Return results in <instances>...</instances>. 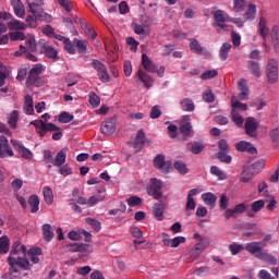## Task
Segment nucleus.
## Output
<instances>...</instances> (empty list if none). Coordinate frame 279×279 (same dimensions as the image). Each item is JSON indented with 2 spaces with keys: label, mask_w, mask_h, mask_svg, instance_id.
Listing matches in <instances>:
<instances>
[{
  "label": "nucleus",
  "mask_w": 279,
  "mask_h": 279,
  "mask_svg": "<svg viewBox=\"0 0 279 279\" xmlns=\"http://www.w3.org/2000/svg\"><path fill=\"white\" fill-rule=\"evenodd\" d=\"M229 250L233 256H236V254H239V252H243L245 247L243 246V244L233 243L229 245Z\"/></svg>",
  "instance_id": "nucleus-60"
},
{
  "label": "nucleus",
  "mask_w": 279,
  "mask_h": 279,
  "mask_svg": "<svg viewBox=\"0 0 279 279\" xmlns=\"http://www.w3.org/2000/svg\"><path fill=\"white\" fill-rule=\"evenodd\" d=\"M8 28L24 32V29H27V24L19 20H12L8 23Z\"/></svg>",
  "instance_id": "nucleus-38"
},
{
  "label": "nucleus",
  "mask_w": 279,
  "mask_h": 279,
  "mask_svg": "<svg viewBox=\"0 0 279 279\" xmlns=\"http://www.w3.org/2000/svg\"><path fill=\"white\" fill-rule=\"evenodd\" d=\"M100 132L106 136H112L117 132V124H114L112 119H108L101 123Z\"/></svg>",
  "instance_id": "nucleus-18"
},
{
  "label": "nucleus",
  "mask_w": 279,
  "mask_h": 279,
  "mask_svg": "<svg viewBox=\"0 0 279 279\" xmlns=\"http://www.w3.org/2000/svg\"><path fill=\"white\" fill-rule=\"evenodd\" d=\"M10 252V238L8 235L0 236V254Z\"/></svg>",
  "instance_id": "nucleus-39"
},
{
  "label": "nucleus",
  "mask_w": 279,
  "mask_h": 279,
  "mask_svg": "<svg viewBox=\"0 0 279 279\" xmlns=\"http://www.w3.org/2000/svg\"><path fill=\"white\" fill-rule=\"evenodd\" d=\"M137 77L143 82L146 88H151L154 86V78L149 74L143 72V70L137 71Z\"/></svg>",
  "instance_id": "nucleus-28"
},
{
  "label": "nucleus",
  "mask_w": 279,
  "mask_h": 279,
  "mask_svg": "<svg viewBox=\"0 0 279 279\" xmlns=\"http://www.w3.org/2000/svg\"><path fill=\"white\" fill-rule=\"evenodd\" d=\"M12 13L0 11V45H8L10 39L13 41L25 40V33L23 32H13L9 35H2L8 32V26L5 25V23H3V21H12Z\"/></svg>",
  "instance_id": "nucleus-2"
},
{
  "label": "nucleus",
  "mask_w": 279,
  "mask_h": 279,
  "mask_svg": "<svg viewBox=\"0 0 279 279\" xmlns=\"http://www.w3.org/2000/svg\"><path fill=\"white\" fill-rule=\"evenodd\" d=\"M43 234L45 241H51L53 239V229L49 225L43 226Z\"/></svg>",
  "instance_id": "nucleus-51"
},
{
  "label": "nucleus",
  "mask_w": 279,
  "mask_h": 279,
  "mask_svg": "<svg viewBox=\"0 0 279 279\" xmlns=\"http://www.w3.org/2000/svg\"><path fill=\"white\" fill-rule=\"evenodd\" d=\"M133 29L138 36H147L149 34V27L143 24H133Z\"/></svg>",
  "instance_id": "nucleus-48"
},
{
  "label": "nucleus",
  "mask_w": 279,
  "mask_h": 279,
  "mask_svg": "<svg viewBox=\"0 0 279 279\" xmlns=\"http://www.w3.org/2000/svg\"><path fill=\"white\" fill-rule=\"evenodd\" d=\"M247 110V104H243L236 98V96L231 97V112H245Z\"/></svg>",
  "instance_id": "nucleus-24"
},
{
  "label": "nucleus",
  "mask_w": 279,
  "mask_h": 279,
  "mask_svg": "<svg viewBox=\"0 0 279 279\" xmlns=\"http://www.w3.org/2000/svg\"><path fill=\"white\" fill-rule=\"evenodd\" d=\"M92 66L95 69V71H97L99 80L105 83L110 82V74H108V69H106V65L101 61L94 59Z\"/></svg>",
  "instance_id": "nucleus-6"
},
{
  "label": "nucleus",
  "mask_w": 279,
  "mask_h": 279,
  "mask_svg": "<svg viewBox=\"0 0 279 279\" xmlns=\"http://www.w3.org/2000/svg\"><path fill=\"white\" fill-rule=\"evenodd\" d=\"M39 45L41 46V53L46 54L47 58H52L53 60L58 58V51L49 44L41 41Z\"/></svg>",
  "instance_id": "nucleus-27"
},
{
  "label": "nucleus",
  "mask_w": 279,
  "mask_h": 279,
  "mask_svg": "<svg viewBox=\"0 0 279 279\" xmlns=\"http://www.w3.org/2000/svg\"><path fill=\"white\" fill-rule=\"evenodd\" d=\"M190 51H192V53H196L197 56H202L204 53V48L199 41H197V39L192 38L190 39Z\"/></svg>",
  "instance_id": "nucleus-34"
},
{
  "label": "nucleus",
  "mask_w": 279,
  "mask_h": 279,
  "mask_svg": "<svg viewBox=\"0 0 279 279\" xmlns=\"http://www.w3.org/2000/svg\"><path fill=\"white\" fill-rule=\"evenodd\" d=\"M89 104L93 108H99V104H101V99L95 93L89 94Z\"/></svg>",
  "instance_id": "nucleus-59"
},
{
  "label": "nucleus",
  "mask_w": 279,
  "mask_h": 279,
  "mask_svg": "<svg viewBox=\"0 0 279 279\" xmlns=\"http://www.w3.org/2000/svg\"><path fill=\"white\" fill-rule=\"evenodd\" d=\"M24 46H20V51H15L14 56H22V53H26V51H36V37L34 35H28L25 40Z\"/></svg>",
  "instance_id": "nucleus-13"
},
{
  "label": "nucleus",
  "mask_w": 279,
  "mask_h": 279,
  "mask_svg": "<svg viewBox=\"0 0 279 279\" xmlns=\"http://www.w3.org/2000/svg\"><path fill=\"white\" fill-rule=\"evenodd\" d=\"M210 173H211V175H216V178L218 180H227L228 179V175L226 174V172H223V170L219 169V167H217V166H211Z\"/></svg>",
  "instance_id": "nucleus-47"
},
{
  "label": "nucleus",
  "mask_w": 279,
  "mask_h": 279,
  "mask_svg": "<svg viewBox=\"0 0 279 279\" xmlns=\"http://www.w3.org/2000/svg\"><path fill=\"white\" fill-rule=\"evenodd\" d=\"M74 23L78 24L82 28V31L84 32L85 35L88 36V38H92L93 40H95V38H97V33L94 32V29L88 26V24L86 22H84V20L76 17L74 20Z\"/></svg>",
  "instance_id": "nucleus-20"
},
{
  "label": "nucleus",
  "mask_w": 279,
  "mask_h": 279,
  "mask_svg": "<svg viewBox=\"0 0 279 279\" xmlns=\"http://www.w3.org/2000/svg\"><path fill=\"white\" fill-rule=\"evenodd\" d=\"M231 49H232V44L230 43H223L221 45L218 56L222 62H225V60H228Z\"/></svg>",
  "instance_id": "nucleus-31"
},
{
  "label": "nucleus",
  "mask_w": 279,
  "mask_h": 279,
  "mask_svg": "<svg viewBox=\"0 0 279 279\" xmlns=\"http://www.w3.org/2000/svg\"><path fill=\"white\" fill-rule=\"evenodd\" d=\"M203 149H206V146H204V143L202 142H196L193 144L192 148H191V151L192 154H202V150Z\"/></svg>",
  "instance_id": "nucleus-62"
},
{
  "label": "nucleus",
  "mask_w": 279,
  "mask_h": 279,
  "mask_svg": "<svg viewBox=\"0 0 279 279\" xmlns=\"http://www.w3.org/2000/svg\"><path fill=\"white\" fill-rule=\"evenodd\" d=\"M11 143H12L14 149H16V151H19L20 156H22V158H25L26 160H32L34 158V154L32 153V150H29L28 148H25L23 146V143L16 141V140H11Z\"/></svg>",
  "instance_id": "nucleus-12"
},
{
  "label": "nucleus",
  "mask_w": 279,
  "mask_h": 279,
  "mask_svg": "<svg viewBox=\"0 0 279 279\" xmlns=\"http://www.w3.org/2000/svg\"><path fill=\"white\" fill-rule=\"evenodd\" d=\"M85 222L90 226V228H93V230H95V232H99V230H101V222H99V220L94 219V218H86Z\"/></svg>",
  "instance_id": "nucleus-52"
},
{
  "label": "nucleus",
  "mask_w": 279,
  "mask_h": 279,
  "mask_svg": "<svg viewBox=\"0 0 279 279\" xmlns=\"http://www.w3.org/2000/svg\"><path fill=\"white\" fill-rule=\"evenodd\" d=\"M267 77L269 84H276V82H278V61L275 59L268 61Z\"/></svg>",
  "instance_id": "nucleus-7"
},
{
  "label": "nucleus",
  "mask_w": 279,
  "mask_h": 279,
  "mask_svg": "<svg viewBox=\"0 0 279 279\" xmlns=\"http://www.w3.org/2000/svg\"><path fill=\"white\" fill-rule=\"evenodd\" d=\"M68 153L69 147H63L61 150H59L54 157V160L52 161V165H54V167H62L64 162H66Z\"/></svg>",
  "instance_id": "nucleus-23"
},
{
  "label": "nucleus",
  "mask_w": 279,
  "mask_h": 279,
  "mask_svg": "<svg viewBox=\"0 0 279 279\" xmlns=\"http://www.w3.org/2000/svg\"><path fill=\"white\" fill-rule=\"evenodd\" d=\"M218 159L220 160V162H225L226 165H230V162H232V156L223 151L218 153Z\"/></svg>",
  "instance_id": "nucleus-61"
},
{
  "label": "nucleus",
  "mask_w": 279,
  "mask_h": 279,
  "mask_svg": "<svg viewBox=\"0 0 279 279\" xmlns=\"http://www.w3.org/2000/svg\"><path fill=\"white\" fill-rule=\"evenodd\" d=\"M259 260H264V263H267V265H278V258L276 256L267 253V251H264L263 254L259 255Z\"/></svg>",
  "instance_id": "nucleus-35"
},
{
  "label": "nucleus",
  "mask_w": 279,
  "mask_h": 279,
  "mask_svg": "<svg viewBox=\"0 0 279 279\" xmlns=\"http://www.w3.org/2000/svg\"><path fill=\"white\" fill-rule=\"evenodd\" d=\"M132 145L135 151H141V149H143V145H145V132H143V130L137 132L134 142H132Z\"/></svg>",
  "instance_id": "nucleus-26"
},
{
  "label": "nucleus",
  "mask_w": 279,
  "mask_h": 279,
  "mask_svg": "<svg viewBox=\"0 0 279 279\" xmlns=\"http://www.w3.org/2000/svg\"><path fill=\"white\" fill-rule=\"evenodd\" d=\"M41 255L43 250L40 247H33L27 252V246L21 242H15L12 245L11 253L8 257L11 274H19V269L29 271L33 265H38V263H40Z\"/></svg>",
  "instance_id": "nucleus-1"
},
{
  "label": "nucleus",
  "mask_w": 279,
  "mask_h": 279,
  "mask_svg": "<svg viewBox=\"0 0 279 279\" xmlns=\"http://www.w3.org/2000/svg\"><path fill=\"white\" fill-rule=\"evenodd\" d=\"M28 205L31 207V213H38L40 206V198L37 195H32L28 198Z\"/></svg>",
  "instance_id": "nucleus-40"
},
{
  "label": "nucleus",
  "mask_w": 279,
  "mask_h": 279,
  "mask_svg": "<svg viewBox=\"0 0 279 279\" xmlns=\"http://www.w3.org/2000/svg\"><path fill=\"white\" fill-rule=\"evenodd\" d=\"M201 197L206 206H215L217 204V196L211 192L204 193Z\"/></svg>",
  "instance_id": "nucleus-37"
},
{
  "label": "nucleus",
  "mask_w": 279,
  "mask_h": 279,
  "mask_svg": "<svg viewBox=\"0 0 279 279\" xmlns=\"http://www.w3.org/2000/svg\"><path fill=\"white\" fill-rule=\"evenodd\" d=\"M245 21H252L256 19V7L255 4H250L247 11L244 14Z\"/></svg>",
  "instance_id": "nucleus-49"
},
{
  "label": "nucleus",
  "mask_w": 279,
  "mask_h": 279,
  "mask_svg": "<svg viewBox=\"0 0 279 279\" xmlns=\"http://www.w3.org/2000/svg\"><path fill=\"white\" fill-rule=\"evenodd\" d=\"M78 204V205H77ZM88 205V201L84 196H78L77 198H71L69 201V206L73 210V213L80 214L82 213V207Z\"/></svg>",
  "instance_id": "nucleus-15"
},
{
  "label": "nucleus",
  "mask_w": 279,
  "mask_h": 279,
  "mask_svg": "<svg viewBox=\"0 0 279 279\" xmlns=\"http://www.w3.org/2000/svg\"><path fill=\"white\" fill-rule=\"evenodd\" d=\"M215 22L217 23L218 27H220V29H223L225 32H228V25H226V21H229V16L228 13H226L222 10H217L213 12Z\"/></svg>",
  "instance_id": "nucleus-10"
},
{
  "label": "nucleus",
  "mask_w": 279,
  "mask_h": 279,
  "mask_svg": "<svg viewBox=\"0 0 279 279\" xmlns=\"http://www.w3.org/2000/svg\"><path fill=\"white\" fill-rule=\"evenodd\" d=\"M70 252H90V245L73 243L69 245Z\"/></svg>",
  "instance_id": "nucleus-43"
},
{
  "label": "nucleus",
  "mask_w": 279,
  "mask_h": 279,
  "mask_svg": "<svg viewBox=\"0 0 279 279\" xmlns=\"http://www.w3.org/2000/svg\"><path fill=\"white\" fill-rule=\"evenodd\" d=\"M263 247H265V243L263 242H251L246 244L245 250L248 251L250 254L255 256V258H260V254L265 252Z\"/></svg>",
  "instance_id": "nucleus-11"
},
{
  "label": "nucleus",
  "mask_w": 279,
  "mask_h": 279,
  "mask_svg": "<svg viewBox=\"0 0 279 279\" xmlns=\"http://www.w3.org/2000/svg\"><path fill=\"white\" fill-rule=\"evenodd\" d=\"M23 108L25 114H34V99L31 96H25Z\"/></svg>",
  "instance_id": "nucleus-41"
},
{
  "label": "nucleus",
  "mask_w": 279,
  "mask_h": 279,
  "mask_svg": "<svg viewBox=\"0 0 279 279\" xmlns=\"http://www.w3.org/2000/svg\"><path fill=\"white\" fill-rule=\"evenodd\" d=\"M105 197L101 196V195H94V196H90L88 199H87V206L89 208H93V206H97V204H99V202H104Z\"/></svg>",
  "instance_id": "nucleus-55"
},
{
  "label": "nucleus",
  "mask_w": 279,
  "mask_h": 279,
  "mask_svg": "<svg viewBox=\"0 0 279 279\" xmlns=\"http://www.w3.org/2000/svg\"><path fill=\"white\" fill-rule=\"evenodd\" d=\"M142 65L148 73H156V65L154 64V61H151V59H149L145 53L142 54Z\"/></svg>",
  "instance_id": "nucleus-29"
},
{
  "label": "nucleus",
  "mask_w": 279,
  "mask_h": 279,
  "mask_svg": "<svg viewBox=\"0 0 279 279\" xmlns=\"http://www.w3.org/2000/svg\"><path fill=\"white\" fill-rule=\"evenodd\" d=\"M258 33L264 39V47H267V36H269V28L267 27V20L265 17H260L258 23Z\"/></svg>",
  "instance_id": "nucleus-25"
},
{
  "label": "nucleus",
  "mask_w": 279,
  "mask_h": 279,
  "mask_svg": "<svg viewBox=\"0 0 279 279\" xmlns=\"http://www.w3.org/2000/svg\"><path fill=\"white\" fill-rule=\"evenodd\" d=\"M247 68L250 73L254 75V77H260V66H258L257 62L254 61H248Z\"/></svg>",
  "instance_id": "nucleus-44"
},
{
  "label": "nucleus",
  "mask_w": 279,
  "mask_h": 279,
  "mask_svg": "<svg viewBox=\"0 0 279 279\" xmlns=\"http://www.w3.org/2000/svg\"><path fill=\"white\" fill-rule=\"evenodd\" d=\"M11 5L17 19H25V5L21 0H11Z\"/></svg>",
  "instance_id": "nucleus-22"
},
{
  "label": "nucleus",
  "mask_w": 279,
  "mask_h": 279,
  "mask_svg": "<svg viewBox=\"0 0 279 279\" xmlns=\"http://www.w3.org/2000/svg\"><path fill=\"white\" fill-rule=\"evenodd\" d=\"M147 193L154 199H162V181L160 179L151 178L147 186Z\"/></svg>",
  "instance_id": "nucleus-4"
},
{
  "label": "nucleus",
  "mask_w": 279,
  "mask_h": 279,
  "mask_svg": "<svg viewBox=\"0 0 279 279\" xmlns=\"http://www.w3.org/2000/svg\"><path fill=\"white\" fill-rule=\"evenodd\" d=\"M153 215L155 219H157V221H162V219H165V204L163 203L155 204Z\"/></svg>",
  "instance_id": "nucleus-33"
},
{
  "label": "nucleus",
  "mask_w": 279,
  "mask_h": 279,
  "mask_svg": "<svg viewBox=\"0 0 279 279\" xmlns=\"http://www.w3.org/2000/svg\"><path fill=\"white\" fill-rule=\"evenodd\" d=\"M193 239L194 241H196V244L194 246H196V248L201 252L208 250V247L210 246V239H208V236H203L199 233H194Z\"/></svg>",
  "instance_id": "nucleus-14"
},
{
  "label": "nucleus",
  "mask_w": 279,
  "mask_h": 279,
  "mask_svg": "<svg viewBox=\"0 0 279 279\" xmlns=\"http://www.w3.org/2000/svg\"><path fill=\"white\" fill-rule=\"evenodd\" d=\"M43 72H45V68L43 66V64L38 63L33 65L26 81L27 86H38V80Z\"/></svg>",
  "instance_id": "nucleus-5"
},
{
  "label": "nucleus",
  "mask_w": 279,
  "mask_h": 279,
  "mask_svg": "<svg viewBox=\"0 0 279 279\" xmlns=\"http://www.w3.org/2000/svg\"><path fill=\"white\" fill-rule=\"evenodd\" d=\"M180 132L183 136H191L193 134V125H191V116H184L181 125Z\"/></svg>",
  "instance_id": "nucleus-19"
},
{
  "label": "nucleus",
  "mask_w": 279,
  "mask_h": 279,
  "mask_svg": "<svg viewBox=\"0 0 279 279\" xmlns=\"http://www.w3.org/2000/svg\"><path fill=\"white\" fill-rule=\"evenodd\" d=\"M235 147L238 151H248V154H256V147H254V145H252L250 142H239Z\"/></svg>",
  "instance_id": "nucleus-30"
},
{
  "label": "nucleus",
  "mask_w": 279,
  "mask_h": 279,
  "mask_svg": "<svg viewBox=\"0 0 279 279\" xmlns=\"http://www.w3.org/2000/svg\"><path fill=\"white\" fill-rule=\"evenodd\" d=\"M28 5V12L35 16L38 21H44L45 11H43V0H26Z\"/></svg>",
  "instance_id": "nucleus-3"
},
{
  "label": "nucleus",
  "mask_w": 279,
  "mask_h": 279,
  "mask_svg": "<svg viewBox=\"0 0 279 279\" xmlns=\"http://www.w3.org/2000/svg\"><path fill=\"white\" fill-rule=\"evenodd\" d=\"M74 117L73 114L64 111L59 116V122L60 123H71V121H73Z\"/></svg>",
  "instance_id": "nucleus-57"
},
{
  "label": "nucleus",
  "mask_w": 279,
  "mask_h": 279,
  "mask_svg": "<svg viewBox=\"0 0 279 279\" xmlns=\"http://www.w3.org/2000/svg\"><path fill=\"white\" fill-rule=\"evenodd\" d=\"M14 156V150L8 142V137L0 135V158H12Z\"/></svg>",
  "instance_id": "nucleus-8"
},
{
  "label": "nucleus",
  "mask_w": 279,
  "mask_h": 279,
  "mask_svg": "<svg viewBox=\"0 0 279 279\" xmlns=\"http://www.w3.org/2000/svg\"><path fill=\"white\" fill-rule=\"evenodd\" d=\"M238 97L241 101H246L248 95H250V87H247V81L245 78H241L238 81Z\"/></svg>",
  "instance_id": "nucleus-16"
},
{
  "label": "nucleus",
  "mask_w": 279,
  "mask_h": 279,
  "mask_svg": "<svg viewBox=\"0 0 279 279\" xmlns=\"http://www.w3.org/2000/svg\"><path fill=\"white\" fill-rule=\"evenodd\" d=\"M154 165L161 173H169L171 171V161L165 160V155H157L154 159Z\"/></svg>",
  "instance_id": "nucleus-9"
},
{
  "label": "nucleus",
  "mask_w": 279,
  "mask_h": 279,
  "mask_svg": "<svg viewBox=\"0 0 279 279\" xmlns=\"http://www.w3.org/2000/svg\"><path fill=\"white\" fill-rule=\"evenodd\" d=\"M231 121H233L238 128H243V123H245L242 114L236 111H231Z\"/></svg>",
  "instance_id": "nucleus-45"
},
{
  "label": "nucleus",
  "mask_w": 279,
  "mask_h": 279,
  "mask_svg": "<svg viewBox=\"0 0 279 279\" xmlns=\"http://www.w3.org/2000/svg\"><path fill=\"white\" fill-rule=\"evenodd\" d=\"M228 206H230V198L226 194H221L219 201L220 210H227Z\"/></svg>",
  "instance_id": "nucleus-56"
},
{
  "label": "nucleus",
  "mask_w": 279,
  "mask_h": 279,
  "mask_svg": "<svg viewBox=\"0 0 279 279\" xmlns=\"http://www.w3.org/2000/svg\"><path fill=\"white\" fill-rule=\"evenodd\" d=\"M270 36H271L272 45H275V50L278 52L279 51L278 26H274L271 28Z\"/></svg>",
  "instance_id": "nucleus-53"
},
{
  "label": "nucleus",
  "mask_w": 279,
  "mask_h": 279,
  "mask_svg": "<svg viewBox=\"0 0 279 279\" xmlns=\"http://www.w3.org/2000/svg\"><path fill=\"white\" fill-rule=\"evenodd\" d=\"M174 169H177V171L181 173V175H186V173H189V168L186 167V163H184V161H175Z\"/></svg>",
  "instance_id": "nucleus-54"
},
{
  "label": "nucleus",
  "mask_w": 279,
  "mask_h": 279,
  "mask_svg": "<svg viewBox=\"0 0 279 279\" xmlns=\"http://www.w3.org/2000/svg\"><path fill=\"white\" fill-rule=\"evenodd\" d=\"M126 202H128L129 206H131V207L141 206V204H143V199H141V197H138V196H131L128 198Z\"/></svg>",
  "instance_id": "nucleus-63"
},
{
  "label": "nucleus",
  "mask_w": 279,
  "mask_h": 279,
  "mask_svg": "<svg viewBox=\"0 0 279 279\" xmlns=\"http://www.w3.org/2000/svg\"><path fill=\"white\" fill-rule=\"evenodd\" d=\"M254 175H258L257 171H254V168H251L250 166L242 172L240 182L247 183L250 180L254 178Z\"/></svg>",
  "instance_id": "nucleus-32"
},
{
  "label": "nucleus",
  "mask_w": 279,
  "mask_h": 279,
  "mask_svg": "<svg viewBox=\"0 0 279 279\" xmlns=\"http://www.w3.org/2000/svg\"><path fill=\"white\" fill-rule=\"evenodd\" d=\"M202 254H204L203 251H199V248H197L196 246H193L187 253V258L192 260H197V258H199Z\"/></svg>",
  "instance_id": "nucleus-50"
},
{
  "label": "nucleus",
  "mask_w": 279,
  "mask_h": 279,
  "mask_svg": "<svg viewBox=\"0 0 279 279\" xmlns=\"http://www.w3.org/2000/svg\"><path fill=\"white\" fill-rule=\"evenodd\" d=\"M19 122V111L14 110L8 116V124L13 130H16V123Z\"/></svg>",
  "instance_id": "nucleus-46"
},
{
  "label": "nucleus",
  "mask_w": 279,
  "mask_h": 279,
  "mask_svg": "<svg viewBox=\"0 0 279 279\" xmlns=\"http://www.w3.org/2000/svg\"><path fill=\"white\" fill-rule=\"evenodd\" d=\"M181 109L184 110V112H195V102L191 100L190 98H184L180 101Z\"/></svg>",
  "instance_id": "nucleus-36"
},
{
  "label": "nucleus",
  "mask_w": 279,
  "mask_h": 279,
  "mask_svg": "<svg viewBox=\"0 0 279 279\" xmlns=\"http://www.w3.org/2000/svg\"><path fill=\"white\" fill-rule=\"evenodd\" d=\"M245 132L248 136H256L258 132V122L254 118H247L245 121Z\"/></svg>",
  "instance_id": "nucleus-21"
},
{
  "label": "nucleus",
  "mask_w": 279,
  "mask_h": 279,
  "mask_svg": "<svg viewBox=\"0 0 279 279\" xmlns=\"http://www.w3.org/2000/svg\"><path fill=\"white\" fill-rule=\"evenodd\" d=\"M219 75V72L217 70H207L202 75V80H213V77H217Z\"/></svg>",
  "instance_id": "nucleus-58"
},
{
  "label": "nucleus",
  "mask_w": 279,
  "mask_h": 279,
  "mask_svg": "<svg viewBox=\"0 0 279 279\" xmlns=\"http://www.w3.org/2000/svg\"><path fill=\"white\" fill-rule=\"evenodd\" d=\"M202 193V190L199 189H192L187 193V198H186V205H185V210H194L195 206H197V203H195V196L199 195Z\"/></svg>",
  "instance_id": "nucleus-17"
},
{
  "label": "nucleus",
  "mask_w": 279,
  "mask_h": 279,
  "mask_svg": "<svg viewBox=\"0 0 279 279\" xmlns=\"http://www.w3.org/2000/svg\"><path fill=\"white\" fill-rule=\"evenodd\" d=\"M245 8V0H233L234 12H241Z\"/></svg>",
  "instance_id": "nucleus-64"
},
{
  "label": "nucleus",
  "mask_w": 279,
  "mask_h": 279,
  "mask_svg": "<svg viewBox=\"0 0 279 279\" xmlns=\"http://www.w3.org/2000/svg\"><path fill=\"white\" fill-rule=\"evenodd\" d=\"M43 195L46 204L51 206V204H53V190H51L49 186H45L43 190Z\"/></svg>",
  "instance_id": "nucleus-42"
}]
</instances>
